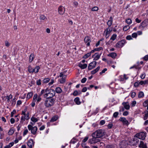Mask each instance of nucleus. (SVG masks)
<instances>
[{"label":"nucleus","instance_id":"obj_10","mask_svg":"<svg viewBox=\"0 0 148 148\" xmlns=\"http://www.w3.org/2000/svg\"><path fill=\"white\" fill-rule=\"evenodd\" d=\"M139 27L140 29H148L147 23L145 21H143L140 24Z\"/></svg>","mask_w":148,"mask_h":148},{"label":"nucleus","instance_id":"obj_50","mask_svg":"<svg viewBox=\"0 0 148 148\" xmlns=\"http://www.w3.org/2000/svg\"><path fill=\"white\" fill-rule=\"evenodd\" d=\"M73 95L74 96L78 95V91L77 90H75L73 92Z\"/></svg>","mask_w":148,"mask_h":148},{"label":"nucleus","instance_id":"obj_35","mask_svg":"<svg viewBox=\"0 0 148 148\" xmlns=\"http://www.w3.org/2000/svg\"><path fill=\"white\" fill-rule=\"evenodd\" d=\"M40 69V67L39 66H36L34 68V69H35V71L34 72L36 73H38Z\"/></svg>","mask_w":148,"mask_h":148},{"label":"nucleus","instance_id":"obj_46","mask_svg":"<svg viewBox=\"0 0 148 148\" xmlns=\"http://www.w3.org/2000/svg\"><path fill=\"white\" fill-rule=\"evenodd\" d=\"M145 74L144 72L140 76V77L142 79H144L145 78Z\"/></svg>","mask_w":148,"mask_h":148},{"label":"nucleus","instance_id":"obj_58","mask_svg":"<svg viewBox=\"0 0 148 148\" xmlns=\"http://www.w3.org/2000/svg\"><path fill=\"white\" fill-rule=\"evenodd\" d=\"M107 70V68H104L103 69V70L101 72H100L99 73L100 75H102L103 73H104Z\"/></svg>","mask_w":148,"mask_h":148},{"label":"nucleus","instance_id":"obj_13","mask_svg":"<svg viewBox=\"0 0 148 148\" xmlns=\"http://www.w3.org/2000/svg\"><path fill=\"white\" fill-rule=\"evenodd\" d=\"M34 142L33 140L31 139H29L27 142V145L29 148H32L34 146Z\"/></svg>","mask_w":148,"mask_h":148},{"label":"nucleus","instance_id":"obj_42","mask_svg":"<svg viewBox=\"0 0 148 148\" xmlns=\"http://www.w3.org/2000/svg\"><path fill=\"white\" fill-rule=\"evenodd\" d=\"M143 105L145 107H146L148 105V99L145 101L143 103Z\"/></svg>","mask_w":148,"mask_h":148},{"label":"nucleus","instance_id":"obj_49","mask_svg":"<svg viewBox=\"0 0 148 148\" xmlns=\"http://www.w3.org/2000/svg\"><path fill=\"white\" fill-rule=\"evenodd\" d=\"M98 10V8L97 6H95L93 7L92 9V11H97Z\"/></svg>","mask_w":148,"mask_h":148},{"label":"nucleus","instance_id":"obj_36","mask_svg":"<svg viewBox=\"0 0 148 148\" xmlns=\"http://www.w3.org/2000/svg\"><path fill=\"white\" fill-rule=\"evenodd\" d=\"M49 81V78H47L43 79L42 80V82L43 83H47Z\"/></svg>","mask_w":148,"mask_h":148},{"label":"nucleus","instance_id":"obj_16","mask_svg":"<svg viewBox=\"0 0 148 148\" xmlns=\"http://www.w3.org/2000/svg\"><path fill=\"white\" fill-rule=\"evenodd\" d=\"M138 147L140 148H148L147 143H144L142 140H140V143L138 145Z\"/></svg>","mask_w":148,"mask_h":148},{"label":"nucleus","instance_id":"obj_28","mask_svg":"<svg viewBox=\"0 0 148 148\" xmlns=\"http://www.w3.org/2000/svg\"><path fill=\"white\" fill-rule=\"evenodd\" d=\"M116 56V53H112L108 55V56L110 57L113 58H115Z\"/></svg>","mask_w":148,"mask_h":148},{"label":"nucleus","instance_id":"obj_37","mask_svg":"<svg viewBox=\"0 0 148 148\" xmlns=\"http://www.w3.org/2000/svg\"><path fill=\"white\" fill-rule=\"evenodd\" d=\"M31 120L32 121L34 122V123H36L38 121V119L36 118H35L34 116H32L31 119Z\"/></svg>","mask_w":148,"mask_h":148},{"label":"nucleus","instance_id":"obj_15","mask_svg":"<svg viewBox=\"0 0 148 148\" xmlns=\"http://www.w3.org/2000/svg\"><path fill=\"white\" fill-rule=\"evenodd\" d=\"M92 138L91 139H89L88 141L89 143L91 144H94L98 142L99 140L97 139V137H92Z\"/></svg>","mask_w":148,"mask_h":148},{"label":"nucleus","instance_id":"obj_56","mask_svg":"<svg viewBox=\"0 0 148 148\" xmlns=\"http://www.w3.org/2000/svg\"><path fill=\"white\" fill-rule=\"evenodd\" d=\"M75 139L73 138L70 141V143L74 144L76 142V141L75 140Z\"/></svg>","mask_w":148,"mask_h":148},{"label":"nucleus","instance_id":"obj_31","mask_svg":"<svg viewBox=\"0 0 148 148\" xmlns=\"http://www.w3.org/2000/svg\"><path fill=\"white\" fill-rule=\"evenodd\" d=\"M33 95V93L32 92H30L28 93L27 94L26 98L27 99H29L31 98Z\"/></svg>","mask_w":148,"mask_h":148},{"label":"nucleus","instance_id":"obj_55","mask_svg":"<svg viewBox=\"0 0 148 148\" xmlns=\"http://www.w3.org/2000/svg\"><path fill=\"white\" fill-rule=\"evenodd\" d=\"M126 39L127 40H130L132 39V36L130 35H128L126 37Z\"/></svg>","mask_w":148,"mask_h":148},{"label":"nucleus","instance_id":"obj_2","mask_svg":"<svg viewBox=\"0 0 148 148\" xmlns=\"http://www.w3.org/2000/svg\"><path fill=\"white\" fill-rule=\"evenodd\" d=\"M106 134L104 130L99 129L96 130L95 132L92 134V137H95L98 138H99L104 136Z\"/></svg>","mask_w":148,"mask_h":148},{"label":"nucleus","instance_id":"obj_24","mask_svg":"<svg viewBox=\"0 0 148 148\" xmlns=\"http://www.w3.org/2000/svg\"><path fill=\"white\" fill-rule=\"evenodd\" d=\"M38 128L37 127L34 126L33 127V128L32 129V130H31V133L33 134V135H35L37 131V130Z\"/></svg>","mask_w":148,"mask_h":148},{"label":"nucleus","instance_id":"obj_4","mask_svg":"<svg viewBox=\"0 0 148 148\" xmlns=\"http://www.w3.org/2000/svg\"><path fill=\"white\" fill-rule=\"evenodd\" d=\"M47 93L48 96L47 98H53V97L55 95V91L54 90L51 88L49 89L48 88Z\"/></svg>","mask_w":148,"mask_h":148},{"label":"nucleus","instance_id":"obj_8","mask_svg":"<svg viewBox=\"0 0 148 148\" xmlns=\"http://www.w3.org/2000/svg\"><path fill=\"white\" fill-rule=\"evenodd\" d=\"M137 64H134L133 66H131L130 68V69H138V71L137 72V73L138 74L139 73V70H140L142 68V66H139V62H137Z\"/></svg>","mask_w":148,"mask_h":148},{"label":"nucleus","instance_id":"obj_11","mask_svg":"<svg viewBox=\"0 0 148 148\" xmlns=\"http://www.w3.org/2000/svg\"><path fill=\"white\" fill-rule=\"evenodd\" d=\"M101 55V53L99 54L98 53H95L94 55H93L92 56V58H94V61L98 60L100 58Z\"/></svg>","mask_w":148,"mask_h":148},{"label":"nucleus","instance_id":"obj_27","mask_svg":"<svg viewBox=\"0 0 148 148\" xmlns=\"http://www.w3.org/2000/svg\"><path fill=\"white\" fill-rule=\"evenodd\" d=\"M28 72L30 73H33L35 71V69H33L30 65H29L28 66Z\"/></svg>","mask_w":148,"mask_h":148},{"label":"nucleus","instance_id":"obj_17","mask_svg":"<svg viewBox=\"0 0 148 148\" xmlns=\"http://www.w3.org/2000/svg\"><path fill=\"white\" fill-rule=\"evenodd\" d=\"M122 105L123 106L125 109L128 110L130 109V106L128 102H123L122 103Z\"/></svg>","mask_w":148,"mask_h":148},{"label":"nucleus","instance_id":"obj_59","mask_svg":"<svg viewBox=\"0 0 148 148\" xmlns=\"http://www.w3.org/2000/svg\"><path fill=\"white\" fill-rule=\"evenodd\" d=\"M136 95V93L135 92H132L131 93V97L132 98H134Z\"/></svg>","mask_w":148,"mask_h":148},{"label":"nucleus","instance_id":"obj_51","mask_svg":"<svg viewBox=\"0 0 148 148\" xmlns=\"http://www.w3.org/2000/svg\"><path fill=\"white\" fill-rule=\"evenodd\" d=\"M36 84L38 86H40L41 84V80L40 79H39L36 82Z\"/></svg>","mask_w":148,"mask_h":148},{"label":"nucleus","instance_id":"obj_25","mask_svg":"<svg viewBox=\"0 0 148 148\" xmlns=\"http://www.w3.org/2000/svg\"><path fill=\"white\" fill-rule=\"evenodd\" d=\"M74 101L77 105H79L81 103V102L80 101L79 98L78 97H77L75 98Z\"/></svg>","mask_w":148,"mask_h":148},{"label":"nucleus","instance_id":"obj_53","mask_svg":"<svg viewBox=\"0 0 148 148\" xmlns=\"http://www.w3.org/2000/svg\"><path fill=\"white\" fill-rule=\"evenodd\" d=\"M143 59L145 61H147L148 60V55H145L143 58Z\"/></svg>","mask_w":148,"mask_h":148},{"label":"nucleus","instance_id":"obj_6","mask_svg":"<svg viewBox=\"0 0 148 148\" xmlns=\"http://www.w3.org/2000/svg\"><path fill=\"white\" fill-rule=\"evenodd\" d=\"M48 88H47L45 89H42L39 94L40 95L42 96L44 98H47L48 96L47 91Z\"/></svg>","mask_w":148,"mask_h":148},{"label":"nucleus","instance_id":"obj_19","mask_svg":"<svg viewBox=\"0 0 148 148\" xmlns=\"http://www.w3.org/2000/svg\"><path fill=\"white\" fill-rule=\"evenodd\" d=\"M100 68V66H98L96 68L91 71V74L94 75L99 70Z\"/></svg>","mask_w":148,"mask_h":148},{"label":"nucleus","instance_id":"obj_63","mask_svg":"<svg viewBox=\"0 0 148 148\" xmlns=\"http://www.w3.org/2000/svg\"><path fill=\"white\" fill-rule=\"evenodd\" d=\"M86 80L87 79L86 78L84 77L82 79L81 82L82 83H85L86 82Z\"/></svg>","mask_w":148,"mask_h":148},{"label":"nucleus","instance_id":"obj_64","mask_svg":"<svg viewBox=\"0 0 148 148\" xmlns=\"http://www.w3.org/2000/svg\"><path fill=\"white\" fill-rule=\"evenodd\" d=\"M5 46L7 47H9L10 45V43L7 41H5Z\"/></svg>","mask_w":148,"mask_h":148},{"label":"nucleus","instance_id":"obj_52","mask_svg":"<svg viewBox=\"0 0 148 148\" xmlns=\"http://www.w3.org/2000/svg\"><path fill=\"white\" fill-rule=\"evenodd\" d=\"M137 36V34L136 33H134L132 34V37L134 38H136Z\"/></svg>","mask_w":148,"mask_h":148},{"label":"nucleus","instance_id":"obj_29","mask_svg":"<svg viewBox=\"0 0 148 148\" xmlns=\"http://www.w3.org/2000/svg\"><path fill=\"white\" fill-rule=\"evenodd\" d=\"M55 92L57 93H60L62 92V89L60 87H57L55 89Z\"/></svg>","mask_w":148,"mask_h":148},{"label":"nucleus","instance_id":"obj_34","mask_svg":"<svg viewBox=\"0 0 148 148\" xmlns=\"http://www.w3.org/2000/svg\"><path fill=\"white\" fill-rule=\"evenodd\" d=\"M144 96V94L143 92L142 91H140L139 92L138 96L139 98H142Z\"/></svg>","mask_w":148,"mask_h":148},{"label":"nucleus","instance_id":"obj_48","mask_svg":"<svg viewBox=\"0 0 148 148\" xmlns=\"http://www.w3.org/2000/svg\"><path fill=\"white\" fill-rule=\"evenodd\" d=\"M103 49L102 47H101L99 48H97L95 49V51H100L101 50H103Z\"/></svg>","mask_w":148,"mask_h":148},{"label":"nucleus","instance_id":"obj_23","mask_svg":"<svg viewBox=\"0 0 148 148\" xmlns=\"http://www.w3.org/2000/svg\"><path fill=\"white\" fill-rule=\"evenodd\" d=\"M67 75H63V77H62L61 79L60 80V83L61 84H63L66 81V77Z\"/></svg>","mask_w":148,"mask_h":148},{"label":"nucleus","instance_id":"obj_39","mask_svg":"<svg viewBox=\"0 0 148 148\" xmlns=\"http://www.w3.org/2000/svg\"><path fill=\"white\" fill-rule=\"evenodd\" d=\"M40 19L41 20H44L46 18V17L43 14H41L40 16ZM47 19V18H46Z\"/></svg>","mask_w":148,"mask_h":148},{"label":"nucleus","instance_id":"obj_38","mask_svg":"<svg viewBox=\"0 0 148 148\" xmlns=\"http://www.w3.org/2000/svg\"><path fill=\"white\" fill-rule=\"evenodd\" d=\"M90 54L89 53H88L85 54L83 57V58L84 59H86L88 58L90 56Z\"/></svg>","mask_w":148,"mask_h":148},{"label":"nucleus","instance_id":"obj_1","mask_svg":"<svg viewBox=\"0 0 148 148\" xmlns=\"http://www.w3.org/2000/svg\"><path fill=\"white\" fill-rule=\"evenodd\" d=\"M55 98H46L44 102V105L47 108H49L53 106L56 101Z\"/></svg>","mask_w":148,"mask_h":148},{"label":"nucleus","instance_id":"obj_60","mask_svg":"<svg viewBox=\"0 0 148 148\" xmlns=\"http://www.w3.org/2000/svg\"><path fill=\"white\" fill-rule=\"evenodd\" d=\"M129 112L128 111H125L123 112V114L124 116H127Z\"/></svg>","mask_w":148,"mask_h":148},{"label":"nucleus","instance_id":"obj_47","mask_svg":"<svg viewBox=\"0 0 148 148\" xmlns=\"http://www.w3.org/2000/svg\"><path fill=\"white\" fill-rule=\"evenodd\" d=\"M41 96V95H40L39 94L37 100V102H39L41 100V98L40 97Z\"/></svg>","mask_w":148,"mask_h":148},{"label":"nucleus","instance_id":"obj_21","mask_svg":"<svg viewBox=\"0 0 148 148\" xmlns=\"http://www.w3.org/2000/svg\"><path fill=\"white\" fill-rule=\"evenodd\" d=\"M126 141L124 140H123L121 141L120 144V145L121 146V148H125L127 146V143H125Z\"/></svg>","mask_w":148,"mask_h":148},{"label":"nucleus","instance_id":"obj_61","mask_svg":"<svg viewBox=\"0 0 148 148\" xmlns=\"http://www.w3.org/2000/svg\"><path fill=\"white\" fill-rule=\"evenodd\" d=\"M27 127L29 130L31 131L33 127L31 125L29 124L28 125Z\"/></svg>","mask_w":148,"mask_h":148},{"label":"nucleus","instance_id":"obj_20","mask_svg":"<svg viewBox=\"0 0 148 148\" xmlns=\"http://www.w3.org/2000/svg\"><path fill=\"white\" fill-rule=\"evenodd\" d=\"M58 118L59 117L58 115H55L52 117L51 120H50V122H53L55 121H56Z\"/></svg>","mask_w":148,"mask_h":148},{"label":"nucleus","instance_id":"obj_33","mask_svg":"<svg viewBox=\"0 0 148 148\" xmlns=\"http://www.w3.org/2000/svg\"><path fill=\"white\" fill-rule=\"evenodd\" d=\"M117 35L115 34H113L110 38V40H114L117 37Z\"/></svg>","mask_w":148,"mask_h":148},{"label":"nucleus","instance_id":"obj_18","mask_svg":"<svg viewBox=\"0 0 148 148\" xmlns=\"http://www.w3.org/2000/svg\"><path fill=\"white\" fill-rule=\"evenodd\" d=\"M113 18L111 16L110 18V19L108 20L107 22V25L108 26V27H110L112 24L113 22Z\"/></svg>","mask_w":148,"mask_h":148},{"label":"nucleus","instance_id":"obj_5","mask_svg":"<svg viewBox=\"0 0 148 148\" xmlns=\"http://www.w3.org/2000/svg\"><path fill=\"white\" fill-rule=\"evenodd\" d=\"M127 43L125 39H123L118 41L116 45V47L117 48H121L123 47L125 44Z\"/></svg>","mask_w":148,"mask_h":148},{"label":"nucleus","instance_id":"obj_22","mask_svg":"<svg viewBox=\"0 0 148 148\" xmlns=\"http://www.w3.org/2000/svg\"><path fill=\"white\" fill-rule=\"evenodd\" d=\"M112 27H108L106 28L105 30V32L106 33L110 34V33L112 32Z\"/></svg>","mask_w":148,"mask_h":148},{"label":"nucleus","instance_id":"obj_44","mask_svg":"<svg viewBox=\"0 0 148 148\" xmlns=\"http://www.w3.org/2000/svg\"><path fill=\"white\" fill-rule=\"evenodd\" d=\"M148 118V111H147V113L145 114L143 117L144 120H146Z\"/></svg>","mask_w":148,"mask_h":148},{"label":"nucleus","instance_id":"obj_45","mask_svg":"<svg viewBox=\"0 0 148 148\" xmlns=\"http://www.w3.org/2000/svg\"><path fill=\"white\" fill-rule=\"evenodd\" d=\"M139 85V82H136L134 84V86L136 88H137L138 87Z\"/></svg>","mask_w":148,"mask_h":148},{"label":"nucleus","instance_id":"obj_62","mask_svg":"<svg viewBox=\"0 0 148 148\" xmlns=\"http://www.w3.org/2000/svg\"><path fill=\"white\" fill-rule=\"evenodd\" d=\"M88 136H86L82 140V142L83 143H85L88 140Z\"/></svg>","mask_w":148,"mask_h":148},{"label":"nucleus","instance_id":"obj_26","mask_svg":"<svg viewBox=\"0 0 148 148\" xmlns=\"http://www.w3.org/2000/svg\"><path fill=\"white\" fill-rule=\"evenodd\" d=\"M78 66L81 69H83L86 68L87 67V65L86 64H82L81 63H79V64Z\"/></svg>","mask_w":148,"mask_h":148},{"label":"nucleus","instance_id":"obj_40","mask_svg":"<svg viewBox=\"0 0 148 148\" xmlns=\"http://www.w3.org/2000/svg\"><path fill=\"white\" fill-rule=\"evenodd\" d=\"M125 22L128 24L130 25L132 23V21L131 19L128 18L126 20Z\"/></svg>","mask_w":148,"mask_h":148},{"label":"nucleus","instance_id":"obj_43","mask_svg":"<svg viewBox=\"0 0 148 148\" xmlns=\"http://www.w3.org/2000/svg\"><path fill=\"white\" fill-rule=\"evenodd\" d=\"M21 121H25V120H28V119H27V118L26 117V116H21Z\"/></svg>","mask_w":148,"mask_h":148},{"label":"nucleus","instance_id":"obj_7","mask_svg":"<svg viewBox=\"0 0 148 148\" xmlns=\"http://www.w3.org/2000/svg\"><path fill=\"white\" fill-rule=\"evenodd\" d=\"M84 42L86 44L87 47H89L90 46V43L91 42L90 37L88 36H85L84 38Z\"/></svg>","mask_w":148,"mask_h":148},{"label":"nucleus","instance_id":"obj_54","mask_svg":"<svg viewBox=\"0 0 148 148\" xmlns=\"http://www.w3.org/2000/svg\"><path fill=\"white\" fill-rule=\"evenodd\" d=\"M119 114V112H115L113 114V116L114 118H116L118 116Z\"/></svg>","mask_w":148,"mask_h":148},{"label":"nucleus","instance_id":"obj_14","mask_svg":"<svg viewBox=\"0 0 148 148\" xmlns=\"http://www.w3.org/2000/svg\"><path fill=\"white\" fill-rule=\"evenodd\" d=\"M119 120L122 122L123 124L128 125L129 124L128 121L126 120L125 117H121L119 119Z\"/></svg>","mask_w":148,"mask_h":148},{"label":"nucleus","instance_id":"obj_41","mask_svg":"<svg viewBox=\"0 0 148 148\" xmlns=\"http://www.w3.org/2000/svg\"><path fill=\"white\" fill-rule=\"evenodd\" d=\"M130 28V27H129V25H126L123 28V30L124 31H127Z\"/></svg>","mask_w":148,"mask_h":148},{"label":"nucleus","instance_id":"obj_12","mask_svg":"<svg viewBox=\"0 0 148 148\" xmlns=\"http://www.w3.org/2000/svg\"><path fill=\"white\" fill-rule=\"evenodd\" d=\"M65 9L64 7L60 5L59 6L58 8V12L60 15H63L65 12Z\"/></svg>","mask_w":148,"mask_h":148},{"label":"nucleus","instance_id":"obj_3","mask_svg":"<svg viewBox=\"0 0 148 148\" xmlns=\"http://www.w3.org/2000/svg\"><path fill=\"white\" fill-rule=\"evenodd\" d=\"M147 134V133L145 132H142L136 133L134 136V137L143 140H145Z\"/></svg>","mask_w":148,"mask_h":148},{"label":"nucleus","instance_id":"obj_32","mask_svg":"<svg viewBox=\"0 0 148 148\" xmlns=\"http://www.w3.org/2000/svg\"><path fill=\"white\" fill-rule=\"evenodd\" d=\"M14 132V130L13 127H12L10 129L9 131L8 132V135H12Z\"/></svg>","mask_w":148,"mask_h":148},{"label":"nucleus","instance_id":"obj_30","mask_svg":"<svg viewBox=\"0 0 148 148\" xmlns=\"http://www.w3.org/2000/svg\"><path fill=\"white\" fill-rule=\"evenodd\" d=\"M34 58V54L33 53H31L29 56V62L30 63L32 62Z\"/></svg>","mask_w":148,"mask_h":148},{"label":"nucleus","instance_id":"obj_57","mask_svg":"<svg viewBox=\"0 0 148 148\" xmlns=\"http://www.w3.org/2000/svg\"><path fill=\"white\" fill-rule=\"evenodd\" d=\"M38 96L37 94H34L33 97V101L34 100L36 101L38 97Z\"/></svg>","mask_w":148,"mask_h":148},{"label":"nucleus","instance_id":"obj_9","mask_svg":"<svg viewBox=\"0 0 148 148\" xmlns=\"http://www.w3.org/2000/svg\"><path fill=\"white\" fill-rule=\"evenodd\" d=\"M97 63V62L96 61H93L90 62L88 66V70H90L95 68Z\"/></svg>","mask_w":148,"mask_h":148}]
</instances>
